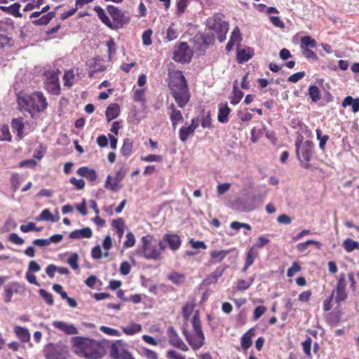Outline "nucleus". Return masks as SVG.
Here are the masks:
<instances>
[{
  "label": "nucleus",
  "mask_w": 359,
  "mask_h": 359,
  "mask_svg": "<svg viewBox=\"0 0 359 359\" xmlns=\"http://www.w3.org/2000/svg\"><path fill=\"white\" fill-rule=\"evenodd\" d=\"M206 32L201 36L203 43L206 46L212 44L215 39L219 42H223L226 39L229 23L222 19L221 15H214L209 18L206 22Z\"/></svg>",
  "instance_id": "f257e3e1"
},
{
  "label": "nucleus",
  "mask_w": 359,
  "mask_h": 359,
  "mask_svg": "<svg viewBox=\"0 0 359 359\" xmlns=\"http://www.w3.org/2000/svg\"><path fill=\"white\" fill-rule=\"evenodd\" d=\"M74 352L89 359H99L104 354L102 343L86 337H76L72 339Z\"/></svg>",
  "instance_id": "f03ea898"
},
{
  "label": "nucleus",
  "mask_w": 359,
  "mask_h": 359,
  "mask_svg": "<svg viewBox=\"0 0 359 359\" xmlns=\"http://www.w3.org/2000/svg\"><path fill=\"white\" fill-rule=\"evenodd\" d=\"M169 88L179 107L184 108L189 102L190 93L182 72L178 71L172 74L170 76Z\"/></svg>",
  "instance_id": "7ed1b4c3"
},
{
  "label": "nucleus",
  "mask_w": 359,
  "mask_h": 359,
  "mask_svg": "<svg viewBox=\"0 0 359 359\" xmlns=\"http://www.w3.org/2000/svg\"><path fill=\"white\" fill-rule=\"evenodd\" d=\"M18 103L21 110H25L29 113L44 111L48 103L43 93L35 92L31 95H25L18 97Z\"/></svg>",
  "instance_id": "20e7f679"
},
{
  "label": "nucleus",
  "mask_w": 359,
  "mask_h": 359,
  "mask_svg": "<svg viewBox=\"0 0 359 359\" xmlns=\"http://www.w3.org/2000/svg\"><path fill=\"white\" fill-rule=\"evenodd\" d=\"M165 250L162 241H157L151 235H147L142 238V247L138 249L137 253L147 259L157 260Z\"/></svg>",
  "instance_id": "39448f33"
},
{
  "label": "nucleus",
  "mask_w": 359,
  "mask_h": 359,
  "mask_svg": "<svg viewBox=\"0 0 359 359\" xmlns=\"http://www.w3.org/2000/svg\"><path fill=\"white\" fill-rule=\"evenodd\" d=\"M191 331L183 328L182 332L187 341L194 350L199 349L205 341L204 334L201 327L198 311H196L191 320Z\"/></svg>",
  "instance_id": "423d86ee"
},
{
  "label": "nucleus",
  "mask_w": 359,
  "mask_h": 359,
  "mask_svg": "<svg viewBox=\"0 0 359 359\" xmlns=\"http://www.w3.org/2000/svg\"><path fill=\"white\" fill-rule=\"evenodd\" d=\"M296 153L300 164L302 167L308 168L310 167V161L313 156V144L309 140H303V137H298L296 142Z\"/></svg>",
  "instance_id": "0eeeda50"
},
{
  "label": "nucleus",
  "mask_w": 359,
  "mask_h": 359,
  "mask_svg": "<svg viewBox=\"0 0 359 359\" xmlns=\"http://www.w3.org/2000/svg\"><path fill=\"white\" fill-rule=\"evenodd\" d=\"M46 359H67L69 351L62 344H49L44 348Z\"/></svg>",
  "instance_id": "6e6552de"
},
{
  "label": "nucleus",
  "mask_w": 359,
  "mask_h": 359,
  "mask_svg": "<svg viewBox=\"0 0 359 359\" xmlns=\"http://www.w3.org/2000/svg\"><path fill=\"white\" fill-rule=\"evenodd\" d=\"M193 55V52L189 47L187 43L181 42L175 48L173 60L178 62H189Z\"/></svg>",
  "instance_id": "1a4fd4ad"
},
{
  "label": "nucleus",
  "mask_w": 359,
  "mask_h": 359,
  "mask_svg": "<svg viewBox=\"0 0 359 359\" xmlns=\"http://www.w3.org/2000/svg\"><path fill=\"white\" fill-rule=\"evenodd\" d=\"M107 11L113 19L111 29H118L129 21V18L121 10L114 6H108Z\"/></svg>",
  "instance_id": "9d476101"
},
{
  "label": "nucleus",
  "mask_w": 359,
  "mask_h": 359,
  "mask_svg": "<svg viewBox=\"0 0 359 359\" xmlns=\"http://www.w3.org/2000/svg\"><path fill=\"white\" fill-rule=\"evenodd\" d=\"M60 73V72L58 69L46 73V88L53 95H58L60 92L58 78Z\"/></svg>",
  "instance_id": "9b49d317"
},
{
  "label": "nucleus",
  "mask_w": 359,
  "mask_h": 359,
  "mask_svg": "<svg viewBox=\"0 0 359 359\" xmlns=\"http://www.w3.org/2000/svg\"><path fill=\"white\" fill-rule=\"evenodd\" d=\"M169 343L184 351H188V346L180 339L176 330L172 327H169L167 332Z\"/></svg>",
  "instance_id": "f8f14e48"
},
{
  "label": "nucleus",
  "mask_w": 359,
  "mask_h": 359,
  "mask_svg": "<svg viewBox=\"0 0 359 359\" xmlns=\"http://www.w3.org/2000/svg\"><path fill=\"white\" fill-rule=\"evenodd\" d=\"M198 127V120L197 118H194L191 119V125L189 126H182L179 132V137L180 140L185 142L188 137L193 135L196 130V128Z\"/></svg>",
  "instance_id": "ddd939ff"
},
{
  "label": "nucleus",
  "mask_w": 359,
  "mask_h": 359,
  "mask_svg": "<svg viewBox=\"0 0 359 359\" xmlns=\"http://www.w3.org/2000/svg\"><path fill=\"white\" fill-rule=\"evenodd\" d=\"M129 351L126 349V344L122 340H117L111 346L110 353L114 359H120Z\"/></svg>",
  "instance_id": "4468645a"
},
{
  "label": "nucleus",
  "mask_w": 359,
  "mask_h": 359,
  "mask_svg": "<svg viewBox=\"0 0 359 359\" xmlns=\"http://www.w3.org/2000/svg\"><path fill=\"white\" fill-rule=\"evenodd\" d=\"M346 285V276L344 273H341L339 275V277L338 278V281L337 283L336 291H335L336 294H337L336 297H335L336 302H340L344 301L346 299L347 294L345 291Z\"/></svg>",
  "instance_id": "2eb2a0df"
},
{
  "label": "nucleus",
  "mask_w": 359,
  "mask_h": 359,
  "mask_svg": "<svg viewBox=\"0 0 359 359\" xmlns=\"http://www.w3.org/2000/svg\"><path fill=\"white\" fill-rule=\"evenodd\" d=\"M232 207L239 212H251L255 209V203L252 201L238 199L235 201Z\"/></svg>",
  "instance_id": "dca6fc26"
},
{
  "label": "nucleus",
  "mask_w": 359,
  "mask_h": 359,
  "mask_svg": "<svg viewBox=\"0 0 359 359\" xmlns=\"http://www.w3.org/2000/svg\"><path fill=\"white\" fill-rule=\"evenodd\" d=\"M52 325L55 328L63 332L66 334L73 335L78 334V330L73 324L55 320L53 322Z\"/></svg>",
  "instance_id": "f3484780"
},
{
  "label": "nucleus",
  "mask_w": 359,
  "mask_h": 359,
  "mask_svg": "<svg viewBox=\"0 0 359 359\" xmlns=\"http://www.w3.org/2000/svg\"><path fill=\"white\" fill-rule=\"evenodd\" d=\"M20 288V285L17 282H12L4 287V301L9 303L11 301L13 294L18 293Z\"/></svg>",
  "instance_id": "a211bd4d"
},
{
  "label": "nucleus",
  "mask_w": 359,
  "mask_h": 359,
  "mask_svg": "<svg viewBox=\"0 0 359 359\" xmlns=\"http://www.w3.org/2000/svg\"><path fill=\"white\" fill-rule=\"evenodd\" d=\"M93 232L89 227H85L81 229H77L69 233V238L72 239L89 238L92 236Z\"/></svg>",
  "instance_id": "6ab92c4d"
},
{
  "label": "nucleus",
  "mask_w": 359,
  "mask_h": 359,
  "mask_svg": "<svg viewBox=\"0 0 359 359\" xmlns=\"http://www.w3.org/2000/svg\"><path fill=\"white\" fill-rule=\"evenodd\" d=\"M163 239L172 250H177L180 247L181 241L179 236L176 234H165Z\"/></svg>",
  "instance_id": "aec40b11"
},
{
  "label": "nucleus",
  "mask_w": 359,
  "mask_h": 359,
  "mask_svg": "<svg viewBox=\"0 0 359 359\" xmlns=\"http://www.w3.org/2000/svg\"><path fill=\"white\" fill-rule=\"evenodd\" d=\"M76 172L80 176L86 178L90 182H95L97 179V174L95 170L86 166L79 168Z\"/></svg>",
  "instance_id": "412c9836"
},
{
  "label": "nucleus",
  "mask_w": 359,
  "mask_h": 359,
  "mask_svg": "<svg viewBox=\"0 0 359 359\" xmlns=\"http://www.w3.org/2000/svg\"><path fill=\"white\" fill-rule=\"evenodd\" d=\"M258 256L257 249H255V247H251L247 252L245 266L243 268V271H246L247 269L253 264L255 259Z\"/></svg>",
  "instance_id": "4be33fe9"
},
{
  "label": "nucleus",
  "mask_w": 359,
  "mask_h": 359,
  "mask_svg": "<svg viewBox=\"0 0 359 359\" xmlns=\"http://www.w3.org/2000/svg\"><path fill=\"white\" fill-rule=\"evenodd\" d=\"M121 182L118 179L108 175L104 183V187L112 191H118L121 189Z\"/></svg>",
  "instance_id": "5701e85b"
},
{
  "label": "nucleus",
  "mask_w": 359,
  "mask_h": 359,
  "mask_svg": "<svg viewBox=\"0 0 359 359\" xmlns=\"http://www.w3.org/2000/svg\"><path fill=\"white\" fill-rule=\"evenodd\" d=\"M253 50L250 48L243 49H238L237 50V61L239 63L248 61L253 55Z\"/></svg>",
  "instance_id": "b1692460"
},
{
  "label": "nucleus",
  "mask_w": 359,
  "mask_h": 359,
  "mask_svg": "<svg viewBox=\"0 0 359 359\" xmlns=\"http://www.w3.org/2000/svg\"><path fill=\"white\" fill-rule=\"evenodd\" d=\"M120 113L119 105L116 103L110 104L106 110L105 114L108 121H110L118 116Z\"/></svg>",
  "instance_id": "393cba45"
},
{
  "label": "nucleus",
  "mask_w": 359,
  "mask_h": 359,
  "mask_svg": "<svg viewBox=\"0 0 359 359\" xmlns=\"http://www.w3.org/2000/svg\"><path fill=\"white\" fill-rule=\"evenodd\" d=\"M231 109L226 104H221L219 107V112L217 115V119L220 123H224L229 121V115Z\"/></svg>",
  "instance_id": "a878e982"
},
{
  "label": "nucleus",
  "mask_w": 359,
  "mask_h": 359,
  "mask_svg": "<svg viewBox=\"0 0 359 359\" xmlns=\"http://www.w3.org/2000/svg\"><path fill=\"white\" fill-rule=\"evenodd\" d=\"M310 245H314L316 248L320 249L321 247V243L318 241L314 240H308L306 242L299 243L297 245V250L298 252L301 253H308L307 251L308 246Z\"/></svg>",
  "instance_id": "bb28decb"
},
{
  "label": "nucleus",
  "mask_w": 359,
  "mask_h": 359,
  "mask_svg": "<svg viewBox=\"0 0 359 359\" xmlns=\"http://www.w3.org/2000/svg\"><path fill=\"white\" fill-rule=\"evenodd\" d=\"M351 106L354 113L359 111V98H353L351 96H347L342 102V107H346Z\"/></svg>",
  "instance_id": "cd10ccee"
},
{
  "label": "nucleus",
  "mask_w": 359,
  "mask_h": 359,
  "mask_svg": "<svg viewBox=\"0 0 359 359\" xmlns=\"http://www.w3.org/2000/svg\"><path fill=\"white\" fill-rule=\"evenodd\" d=\"M14 332L18 336V337L22 341L27 342L30 339V334L29 330L21 326H15L14 327Z\"/></svg>",
  "instance_id": "c85d7f7f"
},
{
  "label": "nucleus",
  "mask_w": 359,
  "mask_h": 359,
  "mask_svg": "<svg viewBox=\"0 0 359 359\" xmlns=\"http://www.w3.org/2000/svg\"><path fill=\"white\" fill-rule=\"evenodd\" d=\"M94 11L97 13L99 19L102 21V22L111 29V27H112L111 21L107 15L105 11L100 6H95L94 8Z\"/></svg>",
  "instance_id": "c756f323"
},
{
  "label": "nucleus",
  "mask_w": 359,
  "mask_h": 359,
  "mask_svg": "<svg viewBox=\"0 0 359 359\" xmlns=\"http://www.w3.org/2000/svg\"><path fill=\"white\" fill-rule=\"evenodd\" d=\"M254 331L251 329L245 333L241 339V346L244 350H247L252 345V338L254 336Z\"/></svg>",
  "instance_id": "7c9ffc66"
},
{
  "label": "nucleus",
  "mask_w": 359,
  "mask_h": 359,
  "mask_svg": "<svg viewBox=\"0 0 359 359\" xmlns=\"http://www.w3.org/2000/svg\"><path fill=\"white\" fill-rule=\"evenodd\" d=\"M227 266H218L216 269L210 275V276L207 278L206 281L208 283H216L219 277H221L225 269Z\"/></svg>",
  "instance_id": "2f4dec72"
},
{
  "label": "nucleus",
  "mask_w": 359,
  "mask_h": 359,
  "mask_svg": "<svg viewBox=\"0 0 359 359\" xmlns=\"http://www.w3.org/2000/svg\"><path fill=\"white\" fill-rule=\"evenodd\" d=\"M12 128L17 132V135L22 138L23 137L24 123L21 118H15L11 123Z\"/></svg>",
  "instance_id": "473e14b6"
},
{
  "label": "nucleus",
  "mask_w": 359,
  "mask_h": 359,
  "mask_svg": "<svg viewBox=\"0 0 359 359\" xmlns=\"http://www.w3.org/2000/svg\"><path fill=\"white\" fill-rule=\"evenodd\" d=\"M122 330L126 334L133 335L142 330V325L140 324L132 323L130 325L123 327Z\"/></svg>",
  "instance_id": "72a5a7b5"
},
{
  "label": "nucleus",
  "mask_w": 359,
  "mask_h": 359,
  "mask_svg": "<svg viewBox=\"0 0 359 359\" xmlns=\"http://www.w3.org/2000/svg\"><path fill=\"white\" fill-rule=\"evenodd\" d=\"M179 36L177 28L175 27V25L172 23L171 25L168 28L165 40L167 41H171L176 39Z\"/></svg>",
  "instance_id": "f704fd0d"
},
{
  "label": "nucleus",
  "mask_w": 359,
  "mask_h": 359,
  "mask_svg": "<svg viewBox=\"0 0 359 359\" xmlns=\"http://www.w3.org/2000/svg\"><path fill=\"white\" fill-rule=\"evenodd\" d=\"M229 252V250H212L210 252V255L215 262H220L226 257Z\"/></svg>",
  "instance_id": "c9c22d12"
},
{
  "label": "nucleus",
  "mask_w": 359,
  "mask_h": 359,
  "mask_svg": "<svg viewBox=\"0 0 359 359\" xmlns=\"http://www.w3.org/2000/svg\"><path fill=\"white\" fill-rule=\"evenodd\" d=\"M133 147V142L128 138L123 140V144L121 149V152L124 156H128L131 154Z\"/></svg>",
  "instance_id": "e433bc0d"
},
{
  "label": "nucleus",
  "mask_w": 359,
  "mask_h": 359,
  "mask_svg": "<svg viewBox=\"0 0 359 359\" xmlns=\"http://www.w3.org/2000/svg\"><path fill=\"white\" fill-rule=\"evenodd\" d=\"M343 247L346 252H351L355 250H359V243L351 238H346L343 242Z\"/></svg>",
  "instance_id": "4c0bfd02"
},
{
  "label": "nucleus",
  "mask_w": 359,
  "mask_h": 359,
  "mask_svg": "<svg viewBox=\"0 0 359 359\" xmlns=\"http://www.w3.org/2000/svg\"><path fill=\"white\" fill-rule=\"evenodd\" d=\"M168 109L170 111L169 115L170 121H182L183 116L180 110H178L174 104H171Z\"/></svg>",
  "instance_id": "58836bf2"
},
{
  "label": "nucleus",
  "mask_w": 359,
  "mask_h": 359,
  "mask_svg": "<svg viewBox=\"0 0 359 359\" xmlns=\"http://www.w3.org/2000/svg\"><path fill=\"white\" fill-rule=\"evenodd\" d=\"M64 85L66 87H72L75 82V74L74 71L70 69L67 71L63 76Z\"/></svg>",
  "instance_id": "ea45409f"
},
{
  "label": "nucleus",
  "mask_w": 359,
  "mask_h": 359,
  "mask_svg": "<svg viewBox=\"0 0 359 359\" xmlns=\"http://www.w3.org/2000/svg\"><path fill=\"white\" fill-rule=\"evenodd\" d=\"M53 14L51 13H43L38 19L34 20L33 23L36 25H47L50 20L53 18Z\"/></svg>",
  "instance_id": "a19ab883"
},
{
  "label": "nucleus",
  "mask_w": 359,
  "mask_h": 359,
  "mask_svg": "<svg viewBox=\"0 0 359 359\" xmlns=\"http://www.w3.org/2000/svg\"><path fill=\"white\" fill-rule=\"evenodd\" d=\"M243 97V92L241 90H239L236 84L234 83L233 89V96L231 99V103L234 105L237 104L238 103L240 102Z\"/></svg>",
  "instance_id": "79ce46f5"
},
{
  "label": "nucleus",
  "mask_w": 359,
  "mask_h": 359,
  "mask_svg": "<svg viewBox=\"0 0 359 359\" xmlns=\"http://www.w3.org/2000/svg\"><path fill=\"white\" fill-rule=\"evenodd\" d=\"M168 278L173 283L176 285H180L184 282V275L175 271L170 273Z\"/></svg>",
  "instance_id": "37998d69"
},
{
  "label": "nucleus",
  "mask_w": 359,
  "mask_h": 359,
  "mask_svg": "<svg viewBox=\"0 0 359 359\" xmlns=\"http://www.w3.org/2000/svg\"><path fill=\"white\" fill-rule=\"evenodd\" d=\"M58 218V217L57 218L54 217L48 209H44L41 212L40 215L37 218V220L50 221L55 222L57 221Z\"/></svg>",
  "instance_id": "c03bdc74"
},
{
  "label": "nucleus",
  "mask_w": 359,
  "mask_h": 359,
  "mask_svg": "<svg viewBox=\"0 0 359 359\" xmlns=\"http://www.w3.org/2000/svg\"><path fill=\"white\" fill-rule=\"evenodd\" d=\"M300 46L301 48H315L316 46V41L309 36H303L301 39Z\"/></svg>",
  "instance_id": "a18cd8bd"
},
{
  "label": "nucleus",
  "mask_w": 359,
  "mask_h": 359,
  "mask_svg": "<svg viewBox=\"0 0 359 359\" xmlns=\"http://www.w3.org/2000/svg\"><path fill=\"white\" fill-rule=\"evenodd\" d=\"M309 95L311 100L316 102L320 99V94L318 88L316 86H311L309 88Z\"/></svg>",
  "instance_id": "49530a36"
},
{
  "label": "nucleus",
  "mask_w": 359,
  "mask_h": 359,
  "mask_svg": "<svg viewBox=\"0 0 359 359\" xmlns=\"http://www.w3.org/2000/svg\"><path fill=\"white\" fill-rule=\"evenodd\" d=\"M194 304L193 302H187L182 308V313L183 316L185 318L186 320L189 319L190 316L191 315L194 309Z\"/></svg>",
  "instance_id": "de8ad7c7"
},
{
  "label": "nucleus",
  "mask_w": 359,
  "mask_h": 359,
  "mask_svg": "<svg viewBox=\"0 0 359 359\" xmlns=\"http://www.w3.org/2000/svg\"><path fill=\"white\" fill-rule=\"evenodd\" d=\"M254 281V278H250L248 280H238L237 283V289L238 290H245L250 287Z\"/></svg>",
  "instance_id": "09e8293b"
},
{
  "label": "nucleus",
  "mask_w": 359,
  "mask_h": 359,
  "mask_svg": "<svg viewBox=\"0 0 359 359\" xmlns=\"http://www.w3.org/2000/svg\"><path fill=\"white\" fill-rule=\"evenodd\" d=\"M316 136L317 139L319 140V147L320 149L324 150L325 147V144L327 141L329 139V136L327 135H322L321 130L320 129H317L316 130Z\"/></svg>",
  "instance_id": "8fccbe9b"
},
{
  "label": "nucleus",
  "mask_w": 359,
  "mask_h": 359,
  "mask_svg": "<svg viewBox=\"0 0 359 359\" xmlns=\"http://www.w3.org/2000/svg\"><path fill=\"white\" fill-rule=\"evenodd\" d=\"M242 39L240 29L238 27H236L233 32H231V35L229 41L234 44L239 43Z\"/></svg>",
  "instance_id": "3c124183"
},
{
  "label": "nucleus",
  "mask_w": 359,
  "mask_h": 359,
  "mask_svg": "<svg viewBox=\"0 0 359 359\" xmlns=\"http://www.w3.org/2000/svg\"><path fill=\"white\" fill-rule=\"evenodd\" d=\"M92 257L95 259H99L104 257H107L109 253L107 252L102 253L100 245H97L92 249Z\"/></svg>",
  "instance_id": "603ef678"
},
{
  "label": "nucleus",
  "mask_w": 359,
  "mask_h": 359,
  "mask_svg": "<svg viewBox=\"0 0 359 359\" xmlns=\"http://www.w3.org/2000/svg\"><path fill=\"white\" fill-rule=\"evenodd\" d=\"M144 89H137L134 93L133 99L135 102H141L142 104H144L146 100L144 97Z\"/></svg>",
  "instance_id": "864d4df0"
},
{
  "label": "nucleus",
  "mask_w": 359,
  "mask_h": 359,
  "mask_svg": "<svg viewBox=\"0 0 359 359\" xmlns=\"http://www.w3.org/2000/svg\"><path fill=\"white\" fill-rule=\"evenodd\" d=\"M269 241H270L267 237L261 236L258 237L256 243L252 247H255V249L262 248L264 245H267Z\"/></svg>",
  "instance_id": "5fc2aeb1"
},
{
  "label": "nucleus",
  "mask_w": 359,
  "mask_h": 359,
  "mask_svg": "<svg viewBox=\"0 0 359 359\" xmlns=\"http://www.w3.org/2000/svg\"><path fill=\"white\" fill-rule=\"evenodd\" d=\"M100 330L104 334L110 335V336H115V337L121 336L120 332L114 328H111V327L102 325L100 327Z\"/></svg>",
  "instance_id": "6e6d98bb"
},
{
  "label": "nucleus",
  "mask_w": 359,
  "mask_h": 359,
  "mask_svg": "<svg viewBox=\"0 0 359 359\" xmlns=\"http://www.w3.org/2000/svg\"><path fill=\"white\" fill-rule=\"evenodd\" d=\"M78 259V255L76 253H73L67 259V263L74 270H76L79 268Z\"/></svg>",
  "instance_id": "4d7b16f0"
},
{
  "label": "nucleus",
  "mask_w": 359,
  "mask_h": 359,
  "mask_svg": "<svg viewBox=\"0 0 359 359\" xmlns=\"http://www.w3.org/2000/svg\"><path fill=\"white\" fill-rule=\"evenodd\" d=\"M135 244V238L132 232H128L126 234V241L124 242L123 245L125 248H132Z\"/></svg>",
  "instance_id": "13d9d810"
},
{
  "label": "nucleus",
  "mask_w": 359,
  "mask_h": 359,
  "mask_svg": "<svg viewBox=\"0 0 359 359\" xmlns=\"http://www.w3.org/2000/svg\"><path fill=\"white\" fill-rule=\"evenodd\" d=\"M39 292L48 304H49V305L53 304L54 301L53 299V296L50 293L48 292L47 291H46L43 289H40Z\"/></svg>",
  "instance_id": "bf43d9fd"
},
{
  "label": "nucleus",
  "mask_w": 359,
  "mask_h": 359,
  "mask_svg": "<svg viewBox=\"0 0 359 359\" xmlns=\"http://www.w3.org/2000/svg\"><path fill=\"white\" fill-rule=\"evenodd\" d=\"M46 152V147L43 144H40L39 148L35 150L34 153V157L38 160H41Z\"/></svg>",
  "instance_id": "052dcab7"
},
{
  "label": "nucleus",
  "mask_w": 359,
  "mask_h": 359,
  "mask_svg": "<svg viewBox=\"0 0 359 359\" xmlns=\"http://www.w3.org/2000/svg\"><path fill=\"white\" fill-rule=\"evenodd\" d=\"M8 241L14 244L21 245H22L25 241L23 238L20 237L17 233H12L8 236Z\"/></svg>",
  "instance_id": "680f3d73"
},
{
  "label": "nucleus",
  "mask_w": 359,
  "mask_h": 359,
  "mask_svg": "<svg viewBox=\"0 0 359 359\" xmlns=\"http://www.w3.org/2000/svg\"><path fill=\"white\" fill-rule=\"evenodd\" d=\"M151 35L152 31L151 29H147L145 32H144L142 34V42L144 45L149 46L151 44Z\"/></svg>",
  "instance_id": "e2e57ef3"
},
{
  "label": "nucleus",
  "mask_w": 359,
  "mask_h": 359,
  "mask_svg": "<svg viewBox=\"0 0 359 359\" xmlns=\"http://www.w3.org/2000/svg\"><path fill=\"white\" fill-rule=\"evenodd\" d=\"M301 270L300 266L297 262H293L291 267L287 269V276L288 277H292L295 273H298Z\"/></svg>",
  "instance_id": "0e129e2a"
},
{
  "label": "nucleus",
  "mask_w": 359,
  "mask_h": 359,
  "mask_svg": "<svg viewBox=\"0 0 359 359\" xmlns=\"http://www.w3.org/2000/svg\"><path fill=\"white\" fill-rule=\"evenodd\" d=\"M11 183L13 187L14 191H16L20 184V176L17 173H13L11 175Z\"/></svg>",
  "instance_id": "69168bd1"
},
{
  "label": "nucleus",
  "mask_w": 359,
  "mask_h": 359,
  "mask_svg": "<svg viewBox=\"0 0 359 359\" xmlns=\"http://www.w3.org/2000/svg\"><path fill=\"white\" fill-rule=\"evenodd\" d=\"M189 0H179L177 2V15H182L187 7Z\"/></svg>",
  "instance_id": "338daca9"
},
{
  "label": "nucleus",
  "mask_w": 359,
  "mask_h": 359,
  "mask_svg": "<svg viewBox=\"0 0 359 359\" xmlns=\"http://www.w3.org/2000/svg\"><path fill=\"white\" fill-rule=\"evenodd\" d=\"M69 182L74 184L78 189H82L85 187V182L82 179H76L75 177H72L69 180Z\"/></svg>",
  "instance_id": "774afa93"
}]
</instances>
